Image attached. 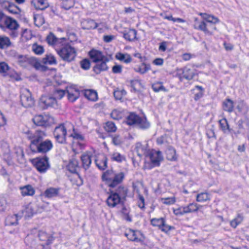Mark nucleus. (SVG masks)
Returning <instances> with one entry per match:
<instances>
[{"label":"nucleus","instance_id":"nucleus-1","mask_svg":"<svg viewBox=\"0 0 249 249\" xmlns=\"http://www.w3.org/2000/svg\"><path fill=\"white\" fill-rule=\"evenodd\" d=\"M124 177V172H116L111 169L107 170L103 174L102 178L106 181L109 187L114 188L123 182Z\"/></svg>","mask_w":249,"mask_h":249},{"label":"nucleus","instance_id":"nucleus-2","mask_svg":"<svg viewBox=\"0 0 249 249\" xmlns=\"http://www.w3.org/2000/svg\"><path fill=\"white\" fill-rule=\"evenodd\" d=\"M27 139L30 142V148L31 151L36 148L37 145L47 136L44 131L36 130L35 131H28L25 133Z\"/></svg>","mask_w":249,"mask_h":249},{"label":"nucleus","instance_id":"nucleus-3","mask_svg":"<svg viewBox=\"0 0 249 249\" xmlns=\"http://www.w3.org/2000/svg\"><path fill=\"white\" fill-rule=\"evenodd\" d=\"M57 54L61 58L67 62H71L73 61L76 56L75 49L69 44L62 45L60 49H55Z\"/></svg>","mask_w":249,"mask_h":249},{"label":"nucleus","instance_id":"nucleus-4","mask_svg":"<svg viewBox=\"0 0 249 249\" xmlns=\"http://www.w3.org/2000/svg\"><path fill=\"white\" fill-rule=\"evenodd\" d=\"M125 122L129 125H137L143 129H147L150 126V123L145 117L142 118L133 112L126 117Z\"/></svg>","mask_w":249,"mask_h":249},{"label":"nucleus","instance_id":"nucleus-5","mask_svg":"<svg viewBox=\"0 0 249 249\" xmlns=\"http://www.w3.org/2000/svg\"><path fill=\"white\" fill-rule=\"evenodd\" d=\"M14 57L18 64L23 68H27L30 66H32L36 69H38L40 67V63L35 57L18 53H16Z\"/></svg>","mask_w":249,"mask_h":249},{"label":"nucleus","instance_id":"nucleus-6","mask_svg":"<svg viewBox=\"0 0 249 249\" xmlns=\"http://www.w3.org/2000/svg\"><path fill=\"white\" fill-rule=\"evenodd\" d=\"M18 27L19 25L15 19L5 16L0 10V27L1 29L7 28L10 30H16Z\"/></svg>","mask_w":249,"mask_h":249},{"label":"nucleus","instance_id":"nucleus-7","mask_svg":"<svg viewBox=\"0 0 249 249\" xmlns=\"http://www.w3.org/2000/svg\"><path fill=\"white\" fill-rule=\"evenodd\" d=\"M32 162L40 173H45L50 168L49 158L46 156L33 159Z\"/></svg>","mask_w":249,"mask_h":249},{"label":"nucleus","instance_id":"nucleus-8","mask_svg":"<svg viewBox=\"0 0 249 249\" xmlns=\"http://www.w3.org/2000/svg\"><path fill=\"white\" fill-rule=\"evenodd\" d=\"M53 134L58 143L61 144L66 143L67 128L63 124L56 126Z\"/></svg>","mask_w":249,"mask_h":249},{"label":"nucleus","instance_id":"nucleus-9","mask_svg":"<svg viewBox=\"0 0 249 249\" xmlns=\"http://www.w3.org/2000/svg\"><path fill=\"white\" fill-rule=\"evenodd\" d=\"M38 104L44 109L49 107H54L57 106V100L50 95H43L39 99Z\"/></svg>","mask_w":249,"mask_h":249},{"label":"nucleus","instance_id":"nucleus-10","mask_svg":"<svg viewBox=\"0 0 249 249\" xmlns=\"http://www.w3.org/2000/svg\"><path fill=\"white\" fill-rule=\"evenodd\" d=\"M53 147L52 142L49 139L43 140L32 151L34 153H38L42 154L50 151Z\"/></svg>","mask_w":249,"mask_h":249},{"label":"nucleus","instance_id":"nucleus-11","mask_svg":"<svg viewBox=\"0 0 249 249\" xmlns=\"http://www.w3.org/2000/svg\"><path fill=\"white\" fill-rule=\"evenodd\" d=\"M215 24L206 23L204 21H201L196 23L195 28L204 32L206 34L212 35L213 31L216 30V28L214 25Z\"/></svg>","mask_w":249,"mask_h":249},{"label":"nucleus","instance_id":"nucleus-12","mask_svg":"<svg viewBox=\"0 0 249 249\" xmlns=\"http://www.w3.org/2000/svg\"><path fill=\"white\" fill-rule=\"evenodd\" d=\"M20 102L22 106L26 108L31 107L34 105V99L32 98L31 93L28 89H25L21 94Z\"/></svg>","mask_w":249,"mask_h":249},{"label":"nucleus","instance_id":"nucleus-13","mask_svg":"<svg viewBox=\"0 0 249 249\" xmlns=\"http://www.w3.org/2000/svg\"><path fill=\"white\" fill-rule=\"evenodd\" d=\"M52 118L47 115H38L34 117L33 120L35 124L40 126H47L50 125Z\"/></svg>","mask_w":249,"mask_h":249},{"label":"nucleus","instance_id":"nucleus-14","mask_svg":"<svg viewBox=\"0 0 249 249\" xmlns=\"http://www.w3.org/2000/svg\"><path fill=\"white\" fill-rule=\"evenodd\" d=\"M90 58L92 59V61L94 63L98 62L101 60L104 59L106 61H109L108 58L104 55L103 53L101 51L92 49L89 53Z\"/></svg>","mask_w":249,"mask_h":249},{"label":"nucleus","instance_id":"nucleus-15","mask_svg":"<svg viewBox=\"0 0 249 249\" xmlns=\"http://www.w3.org/2000/svg\"><path fill=\"white\" fill-rule=\"evenodd\" d=\"M121 200V199L119 197V196L114 193V191L110 190V194L106 200V202L108 207L113 208L120 203Z\"/></svg>","mask_w":249,"mask_h":249},{"label":"nucleus","instance_id":"nucleus-16","mask_svg":"<svg viewBox=\"0 0 249 249\" xmlns=\"http://www.w3.org/2000/svg\"><path fill=\"white\" fill-rule=\"evenodd\" d=\"M97 167L101 170H104L107 168V158L104 154L99 155L95 160Z\"/></svg>","mask_w":249,"mask_h":249},{"label":"nucleus","instance_id":"nucleus-17","mask_svg":"<svg viewBox=\"0 0 249 249\" xmlns=\"http://www.w3.org/2000/svg\"><path fill=\"white\" fill-rule=\"evenodd\" d=\"M81 27L83 30L95 29L98 27V24L90 18L83 19L81 22Z\"/></svg>","mask_w":249,"mask_h":249},{"label":"nucleus","instance_id":"nucleus-18","mask_svg":"<svg viewBox=\"0 0 249 249\" xmlns=\"http://www.w3.org/2000/svg\"><path fill=\"white\" fill-rule=\"evenodd\" d=\"M109 61L103 59L101 61L96 62V64L93 67V70L96 74H99L103 71H107L108 69L107 63Z\"/></svg>","mask_w":249,"mask_h":249},{"label":"nucleus","instance_id":"nucleus-19","mask_svg":"<svg viewBox=\"0 0 249 249\" xmlns=\"http://www.w3.org/2000/svg\"><path fill=\"white\" fill-rule=\"evenodd\" d=\"M151 162L154 166H159L160 162L162 160V156L160 151H154L151 152L150 155Z\"/></svg>","mask_w":249,"mask_h":249},{"label":"nucleus","instance_id":"nucleus-20","mask_svg":"<svg viewBox=\"0 0 249 249\" xmlns=\"http://www.w3.org/2000/svg\"><path fill=\"white\" fill-rule=\"evenodd\" d=\"M182 75L180 76L179 77L180 81H182L183 78L190 80L193 78L195 75L193 70L188 67H185L182 69Z\"/></svg>","mask_w":249,"mask_h":249},{"label":"nucleus","instance_id":"nucleus-21","mask_svg":"<svg viewBox=\"0 0 249 249\" xmlns=\"http://www.w3.org/2000/svg\"><path fill=\"white\" fill-rule=\"evenodd\" d=\"M38 236L40 240L46 241L45 244L47 245L52 244L54 240L53 236L48 235L46 232L42 231H39Z\"/></svg>","mask_w":249,"mask_h":249},{"label":"nucleus","instance_id":"nucleus-22","mask_svg":"<svg viewBox=\"0 0 249 249\" xmlns=\"http://www.w3.org/2000/svg\"><path fill=\"white\" fill-rule=\"evenodd\" d=\"M68 100L73 102L76 101L79 96V90L73 88H70L67 90Z\"/></svg>","mask_w":249,"mask_h":249},{"label":"nucleus","instance_id":"nucleus-23","mask_svg":"<svg viewBox=\"0 0 249 249\" xmlns=\"http://www.w3.org/2000/svg\"><path fill=\"white\" fill-rule=\"evenodd\" d=\"M115 58L126 64L130 63L132 60L130 55L127 53H117L115 55Z\"/></svg>","mask_w":249,"mask_h":249},{"label":"nucleus","instance_id":"nucleus-24","mask_svg":"<svg viewBox=\"0 0 249 249\" xmlns=\"http://www.w3.org/2000/svg\"><path fill=\"white\" fill-rule=\"evenodd\" d=\"M91 155L88 154H83L81 156L83 168L87 170L89 168L91 163Z\"/></svg>","mask_w":249,"mask_h":249},{"label":"nucleus","instance_id":"nucleus-25","mask_svg":"<svg viewBox=\"0 0 249 249\" xmlns=\"http://www.w3.org/2000/svg\"><path fill=\"white\" fill-rule=\"evenodd\" d=\"M21 193L22 196H32L35 193L34 188L31 185H27L20 187Z\"/></svg>","mask_w":249,"mask_h":249},{"label":"nucleus","instance_id":"nucleus-26","mask_svg":"<svg viewBox=\"0 0 249 249\" xmlns=\"http://www.w3.org/2000/svg\"><path fill=\"white\" fill-rule=\"evenodd\" d=\"M137 31L135 29H130L123 34L124 37L129 41H133L136 39Z\"/></svg>","mask_w":249,"mask_h":249},{"label":"nucleus","instance_id":"nucleus-27","mask_svg":"<svg viewBox=\"0 0 249 249\" xmlns=\"http://www.w3.org/2000/svg\"><path fill=\"white\" fill-rule=\"evenodd\" d=\"M139 234H141L139 231H135L131 230L128 233H125V235L129 240L135 242L141 241V240L138 237Z\"/></svg>","mask_w":249,"mask_h":249},{"label":"nucleus","instance_id":"nucleus-28","mask_svg":"<svg viewBox=\"0 0 249 249\" xmlns=\"http://www.w3.org/2000/svg\"><path fill=\"white\" fill-rule=\"evenodd\" d=\"M84 96L89 100L96 101L98 99V94L96 91L92 89H87L84 91Z\"/></svg>","mask_w":249,"mask_h":249},{"label":"nucleus","instance_id":"nucleus-29","mask_svg":"<svg viewBox=\"0 0 249 249\" xmlns=\"http://www.w3.org/2000/svg\"><path fill=\"white\" fill-rule=\"evenodd\" d=\"M59 190L58 188L50 187L45 191L44 195L47 198L55 197L58 195Z\"/></svg>","mask_w":249,"mask_h":249},{"label":"nucleus","instance_id":"nucleus-30","mask_svg":"<svg viewBox=\"0 0 249 249\" xmlns=\"http://www.w3.org/2000/svg\"><path fill=\"white\" fill-rule=\"evenodd\" d=\"M18 214L8 215L5 220V224L7 226H14L18 224Z\"/></svg>","mask_w":249,"mask_h":249},{"label":"nucleus","instance_id":"nucleus-31","mask_svg":"<svg viewBox=\"0 0 249 249\" xmlns=\"http://www.w3.org/2000/svg\"><path fill=\"white\" fill-rule=\"evenodd\" d=\"M166 158L171 161L176 160L177 157L175 149L172 146H169L166 151Z\"/></svg>","mask_w":249,"mask_h":249},{"label":"nucleus","instance_id":"nucleus-32","mask_svg":"<svg viewBox=\"0 0 249 249\" xmlns=\"http://www.w3.org/2000/svg\"><path fill=\"white\" fill-rule=\"evenodd\" d=\"M202 18L206 20V23H216L219 22V20L213 16L208 15L206 13H200L199 14Z\"/></svg>","mask_w":249,"mask_h":249},{"label":"nucleus","instance_id":"nucleus-33","mask_svg":"<svg viewBox=\"0 0 249 249\" xmlns=\"http://www.w3.org/2000/svg\"><path fill=\"white\" fill-rule=\"evenodd\" d=\"M223 108L225 111L231 112L233 109V102L230 99H226L223 102Z\"/></svg>","mask_w":249,"mask_h":249},{"label":"nucleus","instance_id":"nucleus-34","mask_svg":"<svg viewBox=\"0 0 249 249\" xmlns=\"http://www.w3.org/2000/svg\"><path fill=\"white\" fill-rule=\"evenodd\" d=\"M114 193L119 196L120 199H124L127 196V190L122 186H120Z\"/></svg>","mask_w":249,"mask_h":249},{"label":"nucleus","instance_id":"nucleus-35","mask_svg":"<svg viewBox=\"0 0 249 249\" xmlns=\"http://www.w3.org/2000/svg\"><path fill=\"white\" fill-rule=\"evenodd\" d=\"M150 69L151 66L150 64H146L143 62L141 66L138 68H135L134 70L135 71L139 72L141 74H144L150 70Z\"/></svg>","mask_w":249,"mask_h":249},{"label":"nucleus","instance_id":"nucleus-36","mask_svg":"<svg viewBox=\"0 0 249 249\" xmlns=\"http://www.w3.org/2000/svg\"><path fill=\"white\" fill-rule=\"evenodd\" d=\"M11 42L8 37L0 36V49H5L9 47Z\"/></svg>","mask_w":249,"mask_h":249},{"label":"nucleus","instance_id":"nucleus-37","mask_svg":"<svg viewBox=\"0 0 249 249\" xmlns=\"http://www.w3.org/2000/svg\"><path fill=\"white\" fill-rule=\"evenodd\" d=\"M219 124L221 129L224 133H226L227 131H230L229 125L226 119L223 118L220 120L219 121Z\"/></svg>","mask_w":249,"mask_h":249},{"label":"nucleus","instance_id":"nucleus-38","mask_svg":"<svg viewBox=\"0 0 249 249\" xmlns=\"http://www.w3.org/2000/svg\"><path fill=\"white\" fill-rule=\"evenodd\" d=\"M185 206L186 207V209H187L188 213L196 212L198 210L199 207H201L196 203H190Z\"/></svg>","mask_w":249,"mask_h":249},{"label":"nucleus","instance_id":"nucleus-39","mask_svg":"<svg viewBox=\"0 0 249 249\" xmlns=\"http://www.w3.org/2000/svg\"><path fill=\"white\" fill-rule=\"evenodd\" d=\"M42 61L44 64H49L50 65L56 63V60L54 56L51 54H46L45 57L43 58Z\"/></svg>","mask_w":249,"mask_h":249},{"label":"nucleus","instance_id":"nucleus-40","mask_svg":"<svg viewBox=\"0 0 249 249\" xmlns=\"http://www.w3.org/2000/svg\"><path fill=\"white\" fill-rule=\"evenodd\" d=\"M185 206H181L177 209H173L174 213L177 215H182L188 213Z\"/></svg>","mask_w":249,"mask_h":249},{"label":"nucleus","instance_id":"nucleus-41","mask_svg":"<svg viewBox=\"0 0 249 249\" xmlns=\"http://www.w3.org/2000/svg\"><path fill=\"white\" fill-rule=\"evenodd\" d=\"M111 160L118 162H121L125 160V157L124 156L121 155L118 152L114 153L111 155Z\"/></svg>","mask_w":249,"mask_h":249},{"label":"nucleus","instance_id":"nucleus-42","mask_svg":"<svg viewBox=\"0 0 249 249\" xmlns=\"http://www.w3.org/2000/svg\"><path fill=\"white\" fill-rule=\"evenodd\" d=\"M74 4V0H62L61 7L65 10H69L73 7Z\"/></svg>","mask_w":249,"mask_h":249},{"label":"nucleus","instance_id":"nucleus-43","mask_svg":"<svg viewBox=\"0 0 249 249\" xmlns=\"http://www.w3.org/2000/svg\"><path fill=\"white\" fill-rule=\"evenodd\" d=\"M165 219L163 218H153L151 220V224L153 226L158 227L160 229Z\"/></svg>","mask_w":249,"mask_h":249},{"label":"nucleus","instance_id":"nucleus-44","mask_svg":"<svg viewBox=\"0 0 249 249\" xmlns=\"http://www.w3.org/2000/svg\"><path fill=\"white\" fill-rule=\"evenodd\" d=\"M135 149L136 150V152L138 156L141 157L143 154H144L145 152L146 149L142 146L141 143L137 142L136 144Z\"/></svg>","mask_w":249,"mask_h":249},{"label":"nucleus","instance_id":"nucleus-45","mask_svg":"<svg viewBox=\"0 0 249 249\" xmlns=\"http://www.w3.org/2000/svg\"><path fill=\"white\" fill-rule=\"evenodd\" d=\"M65 94V91L62 89H56L53 92V97L55 98V100L62 99Z\"/></svg>","mask_w":249,"mask_h":249},{"label":"nucleus","instance_id":"nucleus-46","mask_svg":"<svg viewBox=\"0 0 249 249\" xmlns=\"http://www.w3.org/2000/svg\"><path fill=\"white\" fill-rule=\"evenodd\" d=\"M78 167V162L76 160H73L70 162L68 165V170L71 173L76 172Z\"/></svg>","mask_w":249,"mask_h":249},{"label":"nucleus","instance_id":"nucleus-47","mask_svg":"<svg viewBox=\"0 0 249 249\" xmlns=\"http://www.w3.org/2000/svg\"><path fill=\"white\" fill-rule=\"evenodd\" d=\"M105 129L107 132H114L116 131L117 127L114 123L112 122H107L106 124Z\"/></svg>","mask_w":249,"mask_h":249},{"label":"nucleus","instance_id":"nucleus-48","mask_svg":"<svg viewBox=\"0 0 249 249\" xmlns=\"http://www.w3.org/2000/svg\"><path fill=\"white\" fill-rule=\"evenodd\" d=\"M46 41L49 45H53L55 43L58 42L59 40H57V38L52 33H50L46 37Z\"/></svg>","mask_w":249,"mask_h":249},{"label":"nucleus","instance_id":"nucleus-49","mask_svg":"<svg viewBox=\"0 0 249 249\" xmlns=\"http://www.w3.org/2000/svg\"><path fill=\"white\" fill-rule=\"evenodd\" d=\"M32 50L36 54L38 55H41L44 51L43 46L36 43L33 45Z\"/></svg>","mask_w":249,"mask_h":249},{"label":"nucleus","instance_id":"nucleus-50","mask_svg":"<svg viewBox=\"0 0 249 249\" xmlns=\"http://www.w3.org/2000/svg\"><path fill=\"white\" fill-rule=\"evenodd\" d=\"M237 109L238 110L239 112H241L242 111H248L249 108L246 104L243 101H241L238 103L237 106Z\"/></svg>","mask_w":249,"mask_h":249},{"label":"nucleus","instance_id":"nucleus-51","mask_svg":"<svg viewBox=\"0 0 249 249\" xmlns=\"http://www.w3.org/2000/svg\"><path fill=\"white\" fill-rule=\"evenodd\" d=\"M81 67L84 70H89L90 68V62L88 59H84L80 62Z\"/></svg>","mask_w":249,"mask_h":249},{"label":"nucleus","instance_id":"nucleus-52","mask_svg":"<svg viewBox=\"0 0 249 249\" xmlns=\"http://www.w3.org/2000/svg\"><path fill=\"white\" fill-rule=\"evenodd\" d=\"M209 199V196L207 193H201L198 194L196 196V201L202 202Z\"/></svg>","mask_w":249,"mask_h":249},{"label":"nucleus","instance_id":"nucleus-53","mask_svg":"<svg viewBox=\"0 0 249 249\" xmlns=\"http://www.w3.org/2000/svg\"><path fill=\"white\" fill-rule=\"evenodd\" d=\"M8 10L11 13L14 14H17L20 12V9L15 5H10L8 7Z\"/></svg>","mask_w":249,"mask_h":249},{"label":"nucleus","instance_id":"nucleus-54","mask_svg":"<svg viewBox=\"0 0 249 249\" xmlns=\"http://www.w3.org/2000/svg\"><path fill=\"white\" fill-rule=\"evenodd\" d=\"M112 143L115 145H119L122 142V140L120 136L118 135H115L112 137Z\"/></svg>","mask_w":249,"mask_h":249},{"label":"nucleus","instance_id":"nucleus-55","mask_svg":"<svg viewBox=\"0 0 249 249\" xmlns=\"http://www.w3.org/2000/svg\"><path fill=\"white\" fill-rule=\"evenodd\" d=\"M174 227L171 226H169L168 225H167L165 223V221L164 222V224L162 225L160 229L162 231H164L166 233H167L168 231H170L171 230L174 229Z\"/></svg>","mask_w":249,"mask_h":249},{"label":"nucleus","instance_id":"nucleus-56","mask_svg":"<svg viewBox=\"0 0 249 249\" xmlns=\"http://www.w3.org/2000/svg\"><path fill=\"white\" fill-rule=\"evenodd\" d=\"M8 65L5 62L0 63V73H5L9 70Z\"/></svg>","mask_w":249,"mask_h":249},{"label":"nucleus","instance_id":"nucleus-57","mask_svg":"<svg viewBox=\"0 0 249 249\" xmlns=\"http://www.w3.org/2000/svg\"><path fill=\"white\" fill-rule=\"evenodd\" d=\"M111 117L114 120H119L121 118V113L117 110H114L110 114Z\"/></svg>","mask_w":249,"mask_h":249},{"label":"nucleus","instance_id":"nucleus-58","mask_svg":"<svg viewBox=\"0 0 249 249\" xmlns=\"http://www.w3.org/2000/svg\"><path fill=\"white\" fill-rule=\"evenodd\" d=\"M43 19L40 16H37L34 17V22L36 26L39 27L41 25H42L43 23Z\"/></svg>","mask_w":249,"mask_h":249},{"label":"nucleus","instance_id":"nucleus-59","mask_svg":"<svg viewBox=\"0 0 249 249\" xmlns=\"http://www.w3.org/2000/svg\"><path fill=\"white\" fill-rule=\"evenodd\" d=\"M163 203L166 205H171L175 203L176 199L175 197H167L162 199Z\"/></svg>","mask_w":249,"mask_h":249},{"label":"nucleus","instance_id":"nucleus-60","mask_svg":"<svg viewBox=\"0 0 249 249\" xmlns=\"http://www.w3.org/2000/svg\"><path fill=\"white\" fill-rule=\"evenodd\" d=\"M112 71L114 73H120L122 71V66L120 65H115L113 66Z\"/></svg>","mask_w":249,"mask_h":249},{"label":"nucleus","instance_id":"nucleus-61","mask_svg":"<svg viewBox=\"0 0 249 249\" xmlns=\"http://www.w3.org/2000/svg\"><path fill=\"white\" fill-rule=\"evenodd\" d=\"M70 137H72L73 139L78 140H84V137L81 134L77 133L74 131L73 129V132L70 135Z\"/></svg>","mask_w":249,"mask_h":249},{"label":"nucleus","instance_id":"nucleus-62","mask_svg":"<svg viewBox=\"0 0 249 249\" xmlns=\"http://www.w3.org/2000/svg\"><path fill=\"white\" fill-rule=\"evenodd\" d=\"M152 89H153V90L156 92L159 91L160 90H165L164 87L163 86L160 85V84L153 85Z\"/></svg>","mask_w":249,"mask_h":249},{"label":"nucleus","instance_id":"nucleus-63","mask_svg":"<svg viewBox=\"0 0 249 249\" xmlns=\"http://www.w3.org/2000/svg\"><path fill=\"white\" fill-rule=\"evenodd\" d=\"M167 43L166 41H163L160 44L159 50L162 52H165L167 49Z\"/></svg>","mask_w":249,"mask_h":249},{"label":"nucleus","instance_id":"nucleus-64","mask_svg":"<svg viewBox=\"0 0 249 249\" xmlns=\"http://www.w3.org/2000/svg\"><path fill=\"white\" fill-rule=\"evenodd\" d=\"M114 38V36L112 35H106L103 36V40L106 43L110 42Z\"/></svg>","mask_w":249,"mask_h":249}]
</instances>
